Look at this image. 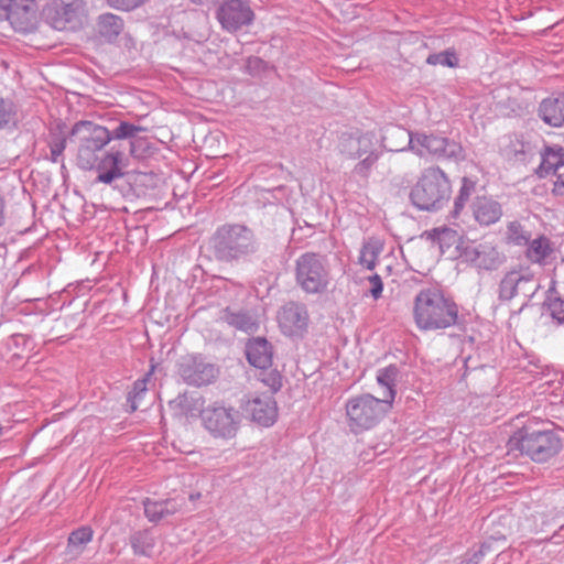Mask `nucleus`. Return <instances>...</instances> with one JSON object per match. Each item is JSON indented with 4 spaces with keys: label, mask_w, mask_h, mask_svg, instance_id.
<instances>
[{
    "label": "nucleus",
    "mask_w": 564,
    "mask_h": 564,
    "mask_svg": "<svg viewBox=\"0 0 564 564\" xmlns=\"http://www.w3.org/2000/svg\"><path fill=\"white\" fill-rule=\"evenodd\" d=\"M413 319L421 330H438L454 326L458 306L438 289H423L414 297Z\"/></svg>",
    "instance_id": "f257e3e1"
},
{
    "label": "nucleus",
    "mask_w": 564,
    "mask_h": 564,
    "mask_svg": "<svg viewBox=\"0 0 564 564\" xmlns=\"http://www.w3.org/2000/svg\"><path fill=\"white\" fill-rule=\"evenodd\" d=\"M212 243L216 258L225 262L246 260L258 249L253 231L240 224L218 227L213 235Z\"/></svg>",
    "instance_id": "f03ea898"
},
{
    "label": "nucleus",
    "mask_w": 564,
    "mask_h": 564,
    "mask_svg": "<svg viewBox=\"0 0 564 564\" xmlns=\"http://www.w3.org/2000/svg\"><path fill=\"white\" fill-rule=\"evenodd\" d=\"M451 182L438 166L424 169L410 192V200L420 210L441 209L449 199Z\"/></svg>",
    "instance_id": "7ed1b4c3"
},
{
    "label": "nucleus",
    "mask_w": 564,
    "mask_h": 564,
    "mask_svg": "<svg viewBox=\"0 0 564 564\" xmlns=\"http://www.w3.org/2000/svg\"><path fill=\"white\" fill-rule=\"evenodd\" d=\"M510 445L532 460L543 463L561 452L562 438L555 430L523 426L510 438Z\"/></svg>",
    "instance_id": "20e7f679"
},
{
    "label": "nucleus",
    "mask_w": 564,
    "mask_h": 564,
    "mask_svg": "<svg viewBox=\"0 0 564 564\" xmlns=\"http://www.w3.org/2000/svg\"><path fill=\"white\" fill-rule=\"evenodd\" d=\"M392 135L401 139V143L410 144V151L420 158L455 160L463 158L462 145L445 137L421 131L412 132L406 129H394Z\"/></svg>",
    "instance_id": "39448f33"
},
{
    "label": "nucleus",
    "mask_w": 564,
    "mask_h": 564,
    "mask_svg": "<svg viewBox=\"0 0 564 564\" xmlns=\"http://www.w3.org/2000/svg\"><path fill=\"white\" fill-rule=\"evenodd\" d=\"M295 281L307 294H322L330 283V271L324 256L305 252L295 260Z\"/></svg>",
    "instance_id": "423d86ee"
},
{
    "label": "nucleus",
    "mask_w": 564,
    "mask_h": 564,
    "mask_svg": "<svg viewBox=\"0 0 564 564\" xmlns=\"http://www.w3.org/2000/svg\"><path fill=\"white\" fill-rule=\"evenodd\" d=\"M73 134H82L77 164L82 170H93L99 152L110 143V130L91 121H79L72 129Z\"/></svg>",
    "instance_id": "0eeeda50"
},
{
    "label": "nucleus",
    "mask_w": 564,
    "mask_h": 564,
    "mask_svg": "<svg viewBox=\"0 0 564 564\" xmlns=\"http://www.w3.org/2000/svg\"><path fill=\"white\" fill-rule=\"evenodd\" d=\"M389 401L362 394L351 398L346 403V414L352 432L373 427L391 409Z\"/></svg>",
    "instance_id": "6e6552de"
},
{
    "label": "nucleus",
    "mask_w": 564,
    "mask_h": 564,
    "mask_svg": "<svg viewBox=\"0 0 564 564\" xmlns=\"http://www.w3.org/2000/svg\"><path fill=\"white\" fill-rule=\"evenodd\" d=\"M200 420L210 436L229 441L236 437L239 431L241 415L234 406L214 402L200 411Z\"/></svg>",
    "instance_id": "1a4fd4ad"
},
{
    "label": "nucleus",
    "mask_w": 564,
    "mask_h": 564,
    "mask_svg": "<svg viewBox=\"0 0 564 564\" xmlns=\"http://www.w3.org/2000/svg\"><path fill=\"white\" fill-rule=\"evenodd\" d=\"M84 11L83 0H72L70 2L52 0L43 8V17L53 29L62 31L79 23Z\"/></svg>",
    "instance_id": "9d476101"
},
{
    "label": "nucleus",
    "mask_w": 564,
    "mask_h": 564,
    "mask_svg": "<svg viewBox=\"0 0 564 564\" xmlns=\"http://www.w3.org/2000/svg\"><path fill=\"white\" fill-rule=\"evenodd\" d=\"M178 375L189 386L202 387L210 384L217 377V368L206 362L199 355H188L178 364Z\"/></svg>",
    "instance_id": "9b49d317"
},
{
    "label": "nucleus",
    "mask_w": 564,
    "mask_h": 564,
    "mask_svg": "<svg viewBox=\"0 0 564 564\" xmlns=\"http://www.w3.org/2000/svg\"><path fill=\"white\" fill-rule=\"evenodd\" d=\"M216 17L224 30L234 33L251 24L254 14L242 0H227L219 6Z\"/></svg>",
    "instance_id": "f8f14e48"
},
{
    "label": "nucleus",
    "mask_w": 564,
    "mask_h": 564,
    "mask_svg": "<svg viewBox=\"0 0 564 564\" xmlns=\"http://www.w3.org/2000/svg\"><path fill=\"white\" fill-rule=\"evenodd\" d=\"M460 258L479 270H496L503 262V254L490 242L470 243L463 248Z\"/></svg>",
    "instance_id": "ddd939ff"
},
{
    "label": "nucleus",
    "mask_w": 564,
    "mask_h": 564,
    "mask_svg": "<svg viewBox=\"0 0 564 564\" xmlns=\"http://www.w3.org/2000/svg\"><path fill=\"white\" fill-rule=\"evenodd\" d=\"M129 160L124 151L112 145L107 152L100 156L94 169L97 170V181L104 184H111L115 180L124 175V169L128 166Z\"/></svg>",
    "instance_id": "4468645a"
},
{
    "label": "nucleus",
    "mask_w": 564,
    "mask_h": 564,
    "mask_svg": "<svg viewBox=\"0 0 564 564\" xmlns=\"http://www.w3.org/2000/svg\"><path fill=\"white\" fill-rule=\"evenodd\" d=\"M251 420L261 426L269 427L278 419V406L274 398L269 394L256 395L246 404Z\"/></svg>",
    "instance_id": "2eb2a0df"
},
{
    "label": "nucleus",
    "mask_w": 564,
    "mask_h": 564,
    "mask_svg": "<svg viewBox=\"0 0 564 564\" xmlns=\"http://www.w3.org/2000/svg\"><path fill=\"white\" fill-rule=\"evenodd\" d=\"M278 321L282 332L291 336L306 328L308 314L303 305L289 303L280 310Z\"/></svg>",
    "instance_id": "dca6fc26"
},
{
    "label": "nucleus",
    "mask_w": 564,
    "mask_h": 564,
    "mask_svg": "<svg viewBox=\"0 0 564 564\" xmlns=\"http://www.w3.org/2000/svg\"><path fill=\"white\" fill-rule=\"evenodd\" d=\"M379 139L370 132L360 135H343L340 152L348 159H360L367 153L378 149Z\"/></svg>",
    "instance_id": "f3484780"
},
{
    "label": "nucleus",
    "mask_w": 564,
    "mask_h": 564,
    "mask_svg": "<svg viewBox=\"0 0 564 564\" xmlns=\"http://www.w3.org/2000/svg\"><path fill=\"white\" fill-rule=\"evenodd\" d=\"M474 219L480 226H490L498 223L502 215L501 204L488 196H477L471 204Z\"/></svg>",
    "instance_id": "a211bd4d"
},
{
    "label": "nucleus",
    "mask_w": 564,
    "mask_h": 564,
    "mask_svg": "<svg viewBox=\"0 0 564 564\" xmlns=\"http://www.w3.org/2000/svg\"><path fill=\"white\" fill-rule=\"evenodd\" d=\"M246 356L251 366L258 369H267L272 366L273 349L265 338L256 337L248 340Z\"/></svg>",
    "instance_id": "6ab92c4d"
},
{
    "label": "nucleus",
    "mask_w": 564,
    "mask_h": 564,
    "mask_svg": "<svg viewBox=\"0 0 564 564\" xmlns=\"http://www.w3.org/2000/svg\"><path fill=\"white\" fill-rule=\"evenodd\" d=\"M35 18L33 0H17L10 11V17L6 19L18 32H26L33 25Z\"/></svg>",
    "instance_id": "aec40b11"
},
{
    "label": "nucleus",
    "mask_w": 564,
    "mask_h": 564,
    "mask_svg": "<svg viewBox=\"0 0 564 564\" xmlns=\"http://www.w3.org/2000/svg\"><path fill=\"white\" fill-rule=\"evenodd\" d=\"M539 117L550 127H563L564 95L544 98L539 106Z\"/></svg>",
    "instance_id": "412c9836"
},
{
    "label": "nucleus",
    "mask_w": 564,
    "mask_h": 564,
    "mask_svg": "<svg viewBox=\"0 0 564 564\" xmlns=\"http://www.w3.org/2000/svg\"><path fill=\"white\" fill-rule=\"evenodd\" d=\"M533 275L521 271H510L505 274L499 284V299L509 301L519 294L522 284H532Z\"/></svg>",
    "instance_id": "4be33fe9"
},
{
    "label": "nucleus",
    "mask_w": 564,
    "mask_h": 564,
    "mask_svg": "<svg viewBox=\"0 0 564 564\" xmlns=\"http://www.w3.org/2000/svg\"><path fill=\"white\" fill-rule=\"evenodd\" d=\"M221 318L229 326L247 334L256 333L259 328L258 319L247 311H231L227 308L224 311Z\"/></svg>",
    "instance_id": "5701e85b"
},
{
    "label": "nucleus",
    "mask_w": 564,
    "mask_h": 564,
    "mask_svg": "<svg viewBox=\"0 0 564 564\" xmlns=\"http://www.w3.org/2000/svg\"><path fill=\"white\" fill-rule=\"evenodd\" d=\"M143 507L144 514L151 522H159L180 510V505L174 499H165L160 501L147 499L143 502Z\"/></svg>",
    "instance_id": "b1692460"
},
{
    "label": "nucleus",
    "mask_w": 564,
    "mask_h": 564,
    "mask_svg": "<svg viewBox=\"0 0 564 564\" xmlns=\"http://www.w3.org/2000/svg\"><path fill=\"white\" fill-rule=\"evenodd\" d=\"M525 258L531 263L540 265L545 264L553 252L552 243L550 239L544 235H540L534 239L531 238L530 242L525 245Z\"/></svg>",
    "instance_id": "393cba45"
},
{
    "label": "nucleus",
    "mask_w": 564,
    "mask_h": 564,
    "mask_svg": "<svg viewBox=\"0 0 564 564\" xmlns=\"http://www.w3.org/2000/svg\"><path fill=\"white\" fill-rule=\"evenodd\" d=\"M399 376V368L395 365H389L378 370L377 382L386 388L383 393V401H389V405L392 406L395 397V386Z\"/></svg>",
    "instance_id": "a878e982"
},
{
    "label": "nucleus",
    "mask_w": 564,
    "mask_h": 564,
    "mask_svg": "<svg viewBox=\"0 0 564 564\" xmlns=\"http://www.w3.org/2000/svg\"><path fill=\"white\" fill-rule=\"evenodd\" d=\"M171 404L180 408V413L187 417L200 416V411L206 408L203 397L188 393L178 395Z\"/></svg>",
    "instance_id": "bb28decb"
},
{
    "label": "nucleus",
    "mask_w": 564,
    "mask_h": 564,
    "mask_svg": "<svg viewBox=\"0 0 564 564\" xmlns=\"http://www.w3.org/2000/svg\"><path fill=\"white\" fill-rule=\"evenodd\" d=\"M531 238V231L521 221L512 220L507 224L505 240L508 245L525 247Z\"/></svg>",
    "instance_id": "cd10ccee"
},
{
    "label": "nucleus",
    "mask_w": 564,
    "mask_h": 564,
    "mask_svg": "<svg viewBox=\"0 0 564 564\" xmlns=\"http://www.w3.org/2000/svg\"><path fill=\"white\" fill-rule=\"evenodd\" d=\"M93 534L90 527H80L73 531L68 536L67 554L72 557L82 554L85 546L93 540Z\"/></svg>",
    "instance_id": "c85d7f7f"
},
{
    "label": "nucleus",
    "mask_w": 564,
    "mask_h": 564,
    "mask_svg": "<svg viewBox=\"0 0 564 564\" xmlns=\"http://www.w3.org/2000/svg\"><path fill=\"white\" fill-rule=\"evenodd\" d=\"M98 32L107 41L115 40L123 29V21L112 13L101 14L98 19Z\"/></svg>",
    "instance_id": "c756f323"
},
{
    "label": "nucleus",
    "mask_w": 564,
    "mask_h": 564,
    "mask_svg": "<svg viewBox=\"0 0 564 564\" xmlns=\"http://www.w3.org/2000/svg\"><path fill=\"white\" fill-rule=\"evenodd\" d=\"M564 148L563 147H547L542 155V163L540 169L546 173L553 172L557 174L564 171Z\"/></svg>",
    "instance_id": "7c9ffc66"
},
{
    "label": "nucleus",
    "mask_w": 564,
    "mask_h": 564,
    "mask_svg": "<svg viewBox=\"0 0 564 564\" xmlns=\"http://www.w3.org/2000/svg\"><path fill=\"white\" fill-rule=\"evenodd\" d=\"M130 544L135 555L150 556L154 549L155 540L151 531L142 530L131 534Z\"/></svg>",
    "instance_id": "2f4dec72"
},
{
    "label": "nucleus",
    "mask_w": 564,
    "mask_h": 564,
    "mask_svg": "<svg viewBox=\"0 0 564 564\" xmlns=\"http://www.w3.org/2000/svg\"><path fill=\"white\" fill-rule=\"evenodd\" d=\"M381 251L382 245L378 240H368L360 249L358 258L359 264L367 270H373L377 265V260Z\"/></svg>",
    "instance_id": "473e14b6"
},
{
    "label": "nucleus",
    "mask_w": 564,
    "mask_h": 564,
    "mask_svg": "<svg viewBox=\"0 0 564 564\" xmlns=\"http://www.w3.org/2000/svg\"><path fill=\"white\" fill-rule=\"evenodd\" d=\"M426 235L433 242L438 245L442 252H444V249L451 248L455 243L457 237L456 230L447 227L434 228L431 231H427Z\"/></svg>",
    "instance_id": "72a5a7b5"
},
{
    "label": "nucleus",
    "mask_w": 564,
    "mask_h": 564,
    "mask_svg": "<svg viewBox=\"0 0 564 564\" xmlns=\"http://www.w3.org/2000/svg\"><path fill=\"white\" fill-rule=\"evenodd\" d=\"M394 129H403L399 126H392L388 128L384 132V134L381 137L379 142H381V145L390 152H403V151H410V144L401 143V139L393 137V130Z\"/></svg>",
    "instance_id": "f704fd0d"
},
{
    "label": "nucleus",
    "mask_w": 564,
    "mask_h": 564,
    "mask_svg": "<svg viewBox=\"0 0 564 564\" xmlns=\"http://www.w3.org/2000/svg\"><path fill=\"white\" fill-rule=\"evenodd\" d=\"M17 123L15 106L12 101L0 100V129H11Z\"/></svg>",
    "instance_id": "c9c22d12"
},
{
    "label": "nucleus",
    "mask_w": 564,
    "mask_h": 564,
    "mask_svg": "<svg viewBox=\"0 0 564 564\" xmlns=\"http://www.w3.org/2000/svg\"><path fill=\"white\" fill-rule=\"evenodd\" d=\"M476 183L468 177H463L459 193L454 202V215H458L475 191Z\"/></svg>",
    "instance_id": "e433bc0d"
},
{
    "label": "nucleus",
    "mask_w": 564,
    "mask_h": 564,
    "mask_svg": "<svg viewBox=\"0 0 564 564\" xmlns=\"http://www.w3.org/2000/svg\"><path fill=\"white\" fill-rule=\"evenodd\" d=\"M145 131V128L121 121L116 129L110 131L111 140H122L134 138L139 132Z\"/></svg>",
    "instance_id": "4c0bfd02"
},
{
    "label": "nucleus",
    "mask_w": 564,
    "mask_h": 564,
    "mask_svg": "<svg viewBox=\"0 0 564 564\" xmlns=\"http://www.w3.org/2000/svg\"><path fill=\"white\" fill-rule=\"evenodd\" d=\"M380 156V152L378 149L371 151V153H367L362 156V160H360L354 167V173L361 176V177H368L372 166L376 164Z\"/></svg>",
    "instance_id": "58836bf2"
},
{
    "label": "nucleus",
    "mask_w": 564,
    "mask_h": 564,
    "mask_svg": "<svg viewBox=\"0 0 564 564\" xmlns=\"http://www.w3.org/2000/svg\"><path fill=\"white\" fill-rule=\"evenodd\" d=\"M426 62L430 65H442L447 67H456L458 65L456 53L449 50L429 55Z\"/></svg>",
    "instance_id": "ea45409f"
},
{
    "label": "nucleus",
    "mask_w": 564,
    "mask_h": 564,
    "mask_svg": "<svg viewBox=\"0 0 564 564\" xmlns=\"http://www.w3.org/2000/svg\"><path fill=\"white\" fill-rule=\"evenodd\" d=\"M260 380L271 389V391L278 392L282 388V376L276 369H260Z\"/></svg>",
    "instance_id": "a19ab883"
},
{
    "label": "nucleus",
    "mask_w": 564,
    "mask_h": 564,
    "mask_svg": "<svg viewBox=\"0 0 564 564\" xmlns=\"http://www.w3.org/2000/svg\"><path fill=\"white\" fill-rule=\"evenodd\" d=\"M48 148L51 153V161L54 163L59 162L63 159V153L66 148V139L63 135H55L48 141Z\"/></svg>",
    "instance_id": "79ce46f5"
},
{
    "label": "nucleus",
    "mask_w": 564,
    "mask_h": 564,
    "mask_svg": "<svg viewBox=\"0 0 564 564\" xmlns=\"http://www.w3.org/2000/svg\"><path fill=\"white\" fill-rule=\"evenodd\" d=\"M147 382L148 379H139L133 383L132 390L128 395V401L131 404V411H135L138 409V402L142 399L144 393L147 392Z\"/></svg>",
    "instance_id": "37998d69"
},
{
    "label": "nucleus",
    "mask_w": 564,
    "mask_h": 564,
    "mask_svg": "<svg viewBox=\"0 0 564 564\" xmlns=\"http://www.w3.org/2000/svg\"><path fill=\"white\" fill-rule=\"evenodd\" d=\"M30 343V338L23 334H14L8 340V347L13 351V355H20L24 351Z\"/></svg>",
    "instance_id": "c03bdc74"
},
{
    "label": "nucleus",
    "mask_w": 564,
    "mask_h": 564,
    "mask_svg": "<svg viewBox=\"0 0 564 564\" xmlns=\"http://www.w3.org/2000/svg\"><path fill=\"white\" fill-rule=\"evenodd\" d=\"M145 0H107V3L117 10L130 11L142 6Z\"/></svg>",
    "instance_id": "a18cd8bd"
},
{
    "label": "nucleus",
    "mask_w": 564,
    "mask_h": 564,
    "mask_svg": "<svg viewBox=\"0 0 564 564\" xmlns=\"http://www.w3.org/2000/svg\"><path fill=\"white\" fill-rule=\"evenodd\" d=\"M551 315L560 324H564V299L556 297L549 305Z\"/></svg>",
    "instance_id": "49530a36"
},
{
    "label": "nucleus",
    "mask_w": 564,
    "mask_h": 564,
    "mask_svg": "<svg viewBox=\"0 0 564 564\" xmlns=\"http://www.w3.org/2000/svg\"><path fill=\"white\" fill-rule=\"evenodd\" d=\"M368 282L370 284L369 292H370L371 296L373 297V300L380 299L382 295V291H383V283H382L381 276L379 274L375 273L368 278Z\"/></svg>",
    "instance_id": "de8ad7c7"
},
{
    "label": "nucleus",
    "mask_w": 564,
    "mask_h": 564,
    "mask_svg": "<svg viewBox=\"0 0 564 564\" xmlns=\"http://www.w3.org/2000/svg\"><path fill=\"white\" fill-rule=\"evenodd\" d=\"M489 551V545L482 544L478 551H476L470 558L465 564H480L487 552Z\"/></svg>",
    "instance_id": "09e8293b"
},
{
    "label": "nucleus",
    "mask_w": 564,
    "mask_h": 564,
    "mask_svg": "<svg viewBox=\"0 0 564 564\" xmlns=\"http://www.w3.org/2000/svg\"><path fill=\"white\" fill-rule=\"evenodd\" d=\"M556 175V181L553 184L552 193L556 196H564V171Z\"/></svg>",
    "instance_id": "8fccbe9b"
},
{
    "label": "nucleus",
    "mask_w": 564,
    "mask_h": 564,
    "mask_svg": "<svg viewBox=\"0 0 564 564\" xmlns=\"http://www.w3.org/2000/svg\"><path fill=\"white\" fill-rule=\"evenodd\" d=\"M536 290V285L534 283V281L532 282V284H522L520 288H519V293H522L527 296H531L534 294Z\"/></svg>",
    "instance_id": "3c124183"
},
{
    "label": "nucleus",
    "mask_w": 564,
    "mask_h": 564,
    "mask_svg": "<svg viewBox=\"0 0 564 564\" xmlns=\"http://www.w3.org/2000/svg\"><path fill=\"white\" fill-rule=\"evenodd\" d=\"M7 204L3 195L0 194V227L6 224Z\"/></svg>",
    "instance_id": "603ef678"
},
{
    "label": "nucleus",
    "mask_w": 564,
    "mask_h": 564,
    "mask_svg": "<svg viewBox=\"0 0 564 564\" xmlns=\"http://www.w3.org/2000/svg\"><path fill=\"white\" fill-rule=\"evenodd\" d=\"M189 1L195 4L208 6L210 3H214L216 0H189Z\"/></svg>",
    "instance_id": "864d4df0"
},
{
    "label": "nucleus",
    "mask_w": 564,
    "mask_h": 564,
    "mask_svg": "<svg viewBox=\"0 0 564 564\" xmlns=\"http://www.w3.org/2000/svg\"><path fill=\"white\" fill-rule=\"evenodd\" d=\"M199 498H200V494H199V492H195V494H191V495H189V499H191L192 501L197 500V499H199Z\"/></svg>",
    "instance_id": "5fc2aeb1"
},
{
    "label": "nucleus",
    "mask_w": 564,
    "mask_h": 564,
    "mask_svg": "<svg viewBox=\"0 0 564 564\" xmlns=\"http://www.w3.org/2000/svg\"><path fill=\"white\" fill-rule=\"evenodd\" d=\"M252 63L260 64V63H262V61L260 58H258V57H254L252 59L250 58L249 59V64H252Z\"/></svg>",
    "instance_id": "6e6d98bb"
},
{
    "label": "nucleus",
    "mask_w": 564,
    "mask_h": 564,
    "mask_svg": "<svg viewBox=\"0 0 564 564\" xmlns=\"http://www.w3.org/2000/svg\"><path fill=\"white\" fill-rule=\"evenodd\" d=\"M4 427L0 424V436L3 434Z\"/></svg>",
    "instance_id": "4d7b16f0"
}]
</instances>
